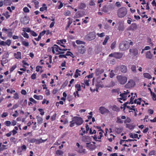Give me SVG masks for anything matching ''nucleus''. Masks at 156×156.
<instances>
[{
	"instance_id": "1",
	"label": "nucleus",
	"mask_w": 156,
	"mask_h": 156,
	"mask_svg": "<svg viewBox=\"0 0 156 156\" xmlns=\"http://www.w3.org/2000/svg\"><path fill=\"white\" fill-rule=\"evenodd\" d=\"M83 121L82 119L80 117L75 116L73 118V120L70 122V126L73 127L76 124L77 126L81 125L83 122Z\"/></svg>"
},
{
	"instance_id": "2",
	"label": "nucleus",
	"mask_w": 156,
	"mask_h": 156,
	"mask_svg": "<svg viewBox=\"0 0 156 156\" xmlns=\"http://www.w3.org/2000/svg\"><path fill=\"white\" fill-rule=\"evenodd\" d=\"M115 7L114 5L111 3L106 5L103 7L102 11L105 12L109 14L111 11L115 9Z\"/></svg>"
},
{
	"instance_id": "3",
	"label": "nucleus",
	"mask_w": 156,
	"mask_h": 156,
	"mask_svg": "<svg viewBox=\"0 0 156 156\" xmlns=\"http://www.w3.org/2000/svg\"><path fill=\"white\" fill-rule=\"evenodd\" d=\"M117 13L119 18H123L126 15L127 10L125 7L121 8L118 9Z\"/></svg>"
},
{
	"instance_id": "4",
	"label": "nucleus",
	"mask_w": 156,
	"mask_h": 156,
	"mask_svg": "<svg viewBox=\"0 0 156 156\" xmlns=\"http://www.w3.org/2000/svg\"><path fill=\"white\" fill-rule=\"evenodd\" d=\"M119 96L120 97L118 99L125 101L126 100L127 97H130V94L129 90H127L124 91L123 93L120 94Z\"/></svg>"
},
{
	"instance_id": "5",
	"label": "nucleus",
	"mask_w": 156,
	"mask_h": 156,
	"mask_svg": "<svg viewBox=\"0 0 156 156\" xmlns=\"http://www.w3.org/2000/svg\"><path fill=\"white\" fill-rule=\"evenodd\" d=\"M116 78L119 83L121 84H124L127 80L126 76L121 75L117 76Z\"/></svg>"
},
{
	"instance_id": "6",
	"label": "nucleus",
	"mask_w": 156,
	"mask_h": 156,
	"mask_svg": "<svg viewBox=\"0 0 156 156\" xmlns=\"http://www.w3.org/2000/svg\"><path fill=\"white\" fill-rule=\"evenodd\" d=\"M129 42L125 41L122 42L119 45V48L122 51H124L129 48Z\"/></svg>"
},
{
	"instance_id": "7",
	"label": "nucleus",
	"mask_w": 156,
	"mask_h": 156,
	"mask_svg": "<svg viewBox=\"0 0 156 156\" xmlns=\"http://www.w3.org/2000/svg\"><path fill=\"white\" fill-rule=\"evenodd\" d=\"M96 37V35L94 32H91L89 33L85 37L86 39L89 41L94 40Z\"/></svg>"
},
{
	"instance_id": "8",
	"label": "nucleus",
	"mask_w": 156,
	"mask_h": 156,
	"mask_svg": "<svg viewBox=\"0 0 156 156\" xmlns=\"http://www.w3.org/2000/svg\"><path fill=\"white\" fill-rule=\"evenodd\" d=\"M99 112L102 115L108 114L110 113V111L104 106H101L99 108Z\"/></svg>"
},
{
	"instance_id": "9",
	"label": "nucleus",
	"mask_w": 156,
	"mask_h": 156,
	"mask_svg": "<svg viewBox=\"0 0 156 156\" xmlns=\"http://www.w3.org/2000/svg\"><path fill=\"white\" fill-rule=\"evenodd\" d=\"M135 85L134 81L132 80H129L128 83L125 85V87L127 88H130L134 87Z\"/></svg>"
},
{
	"instance_id": "10",
	"label": "nucleus",
	"mask_w": 156,
	"mask_h": 156,
	"mask_svg": "<svg viewBox=\"0 0 156 156\" xmlns=\"http://www.w3.org/2000/svg\"><path fill=\"white\" fill-rule=\"evenodd\" d=\"M116 69L117 70H120L122 73H125L127 72V68L124 65H120L116 67Z\"/></svg>"
},
{
	"instance_id": "11",
	"label": "nucleus",
	"mask_w": 156,
	"mask_h": 156,
	"mask_svg": "<svg viewBox=\"0 0 156 156\" xmlns=\"http://www.w3.org/2000/svg\"><path fill=\"white\" fill-rule=\"evenodd\" d=\"M118 25V29L119 31H123L125 29L124 23L122 22H119L117 24Z\"/></svg>"
},
{
	"instance_id": "12",
	"label": "nucleus",
	"mask_w": 156,
	"mask_h": 156,
	"mask_svg": "<svg viewBox=\"0 0 156 156\" xmlns=\"http://www.w3.org/2000/svg\"><path fill=\"white\" fill-rule=\"evenodd\" d=\"M126 119V117L124 115L122 116L121 118L119 117H117L116 122L118 123H122L123 122V121L122 119Z\"/></svg>"
},
{
	"instance_id": "13",
	"label": "nucleus",
	"mask_w": 156,
	"mask_h": 156,
	"mask_svg": "<svg viewBox=\"0 0 156 156\" xmlns=\"http://www.w3.org/2000/svg\"><path fill=\"white\" fill-rule=\"evenodd\" d=\"M78 49L79 51L81 54H83L86 51L85 48L82 45L79 46Z\"/></svg>"
},
{
	"instance_id": "14",
	"label": "nucleus",
	"mask_w": 156,
	"mask_h": 156,
	"mask_svg": "<svg viewBox=\"0 0 156 156\" xmlns=\"http://www.w3.org/2000/svg\"><path fill=\"white\" fill-rule=\"evenodd\" d=\"M54 48H55V50L56 51L58 52H59V50L62 51H66L67 49L66 48L62 49L58 45L55 44L54 46Z\"/></svg>"
},
{
	"instance_id": "15",
	"label": "nucleus",
	"mask_w": 156,
	"mask_h": 156,
	"mask_svg": "<svg viewBox=\"0 0 156 156\" xmlns=\"http://www.w3.org/2000/svg\"><path fill=\"white\" fill-rule=\"evenodd\" d=\"M82 140L83 142L88 143L90 141V138L88 136H84L82 137Z\"/></svg>"
},
{
	"instance_id": "16",
	"label": "nucleus",
	"mask_w": 156,
	"mask_h": 156,
	"mask_svg": "<svg viewBox=\"0 0 156 156\" xmlns=\"http://www.w3.org/2000/svg\"><path fill=\"white\" fill-rule=\"evenodd\" d=\"M146 57L149 59H151L153 57V55L150 51H148L146 52Z\"/></svg>"
},
{
	"instance_id": "17",
	"label": "nucleus",
	"mask_w": 156,
	"mask_h": 156,
	"mask_svg": "<svg viewBox=\"0 0 156 156\" xmlns=\"http://www.w3.org/2000/svg\"><path fill=\"white\" fill-rule=\"evenodd\" d=\"M15 58L17 59H21V53L20 51H18L16 53L14 54Z\"/></svg>"
},
{
	"instance_id": "18",
	"label": "nucleus",
	"mask_w": 156,
	"mask_h": 156,
	"mask_svg": "<svg viewBox=\"0 0 156 156\" xmlns=\"http://www.w3.org/2000/svg\"><path fill=\"white\" fill-rule=\"evenodd\" d=\"M86 144V147L91 150L94 149L96 148L94 145L90 144V143H87Z\"/></svg>"
},
{
	"instance_id": "19",
	"label": "nucleus",
	"mask_w": 156,
	"mask_h": 156,
	"mask_svg": "<svg viewBox=\"0 0 156 156\" xmlns=\"http://www.w3.org/2000/svg\"><path fill=\"white\" fill-rule=\"evenodd\" d=\"M129 52L134 56H136L138 54V50L136 49H130Z\"/></svg>"
},
{
	"instance_id": "20",
	"label": "nucleus",
	"mask_w": 156,
	"mask_h": 156,
	"mask_svg": "<svg viewBox=\"0 0 156 156\" xmlns=\"http://www.w3.org/2000/svg\"><path fill=\"white\" fill-rule=\"evenodd\" d=\"M104 71V70L102 69H97L96 70L95 73L96 75L98 76L102 73Z\"/></svg>"
},
{
	"instance_id": "21",
	"label": "nucleus",
	"mask_w": 156,
	"mask_h": 156,
	"mask_svg": "<svg viewBox=\"0 0 156 156\" xmlns=\"http://www.w3.org/2000/svg\"><path fill=\"white\" fill-rule=\"evenodd\" d=\"M122 56V54L121 53H114V57L117 58H120Z\"/></svg>"
},
{
	"instance_id": "22",
	"label": "nucleus",
	"mask_w": 156,
	"mask_h": 156,
	"mask_svg": "<svg viewBox=\"0 0 156 156\" xmlns=\"http://www.w3.org/2000/svg\"><path fill=\"white\" fill-rule=\"evenodd\" d=\"M36 118L37 119L38 124L40 125L42 123L43 119L41 117L37 116L36 117Z\"/></svg>"
},
{
	"instance_id": "23",
	"label": "nucleus",
	"mask_w": 156,
	"mask_h": 156,
	"mask_svg": "<svg viewBox=\"0 0 156 156\" xmlns=\"http://www.w3.org/2000/svg\"><path fill=\"white\" fill-rule=\"evenodd\" d=\"M143 76L144 78L148 79H151L152 77L151 75L148 73H144L143 74Z\"/></svg>"
},
{
	"instance_id": "24",
	"label": "nucleus",
	"mask_w": 156,
	"mask_h": 156,
	"mask_svg": "<svg viewBox=\"0 0 156 156\" xmlns=\"http://www.w3.org/2000/svg\"><path fill=\"white\" fill-rule=\"evenodd\" d=\"M126 127L130 129H133L135 126L132 124H126Z\"/></svg>"
},
{
	"instance_id": "25",
	"label": "nucleus",
	"mask_w": 156,
	"mask_h": 156,
	"mask_svg": "<svg viewBox=\"0 0 156 156\" xmlns=\"http://www.w3.org/2000/svg\"><path fill=\"white\" fill-rule=\"evenodd\" d=\"M34 98L37 100H41L43 99V97L41 95H37L34 94Z\"/></svg>"
},
{
	"instance_id": "26",
	"label": "nucleus",
	"mask_w": 156,
	"mask_h": 156,
	"mask_svg": "<svg viewBox=\"0 0 156 156\" xmlns=\"http://www.w3.org/2000/svg\"><path fill=\"white\" fill-rule=\"evenodd\" d=\"M130 69L133 73H136V66L135 65H132L131 66Z\"/></svg>"
},
{
	"instance_id": "27",
	"label": "nucleus",
	"mask_w": 156,
	"mask_h": 156,
	"mask_svg": "<svg viewBox=\"0 0 156 156\" xmlns=\"http://www.w3.org/2000/svg\"><path fill=\"white\" fill-rule=\"evenodd\" d=\"M109 38L110 37L109 36H106L104 41L103 42V45H105L106 44L108 40L109 39Z\"/></svg>"
},
{
	"instance_id": "28",
	"label": "nucleus",
	"mask_w": 156,
	"mask_h": 156,
	"mask_svg": "<svg viewBox=\"0 0 156 156\" xmlns=\"http://www.w3.org/2000/svg\"><path fill=\"white\" fill-rule=\"evenodd\" d=\"M43 6H44V7H41L40 9V11L41 12L44 11L45 10H46L47 9V7L46 6V5L45 4H43Z\"/></svg>"
},
{
	"instance_id": "29",
	"label": "nucleus",
	"mask_w": 156,
	"mask_h": 156,
	"mask_svg": "<svg viewBox=\"0 0 156 156\" xmlns=\"http://www.w3.org/2000/svg\"><path fill=\"white\" fill-rule=\"evenodd\" d=\"M4 4L5 5H10L11 4V1L10 0H4Z\"/></svg>"
},
{
	"instance_id": "30",
	"label": "nucleus",
	"mask_w": 156,
	"mask_h": 156,
	"mask_svg": "<svg viewBox=\"0 0 156 156\" xmlns=\"http://www.w3.org/2000/svg\"><path fill=\"white\" fill-rule=\"evenodd\" d=\"M110 108H111L112 110L115 111H117L119 110V108L116 105L111 106Z\"/></svg>"
},
{
	"instance_id": "31",
	"label": "nucleus",
	"mask_w": 156,
	"mask_h": 156,
	"mask_svg": "<svg viewBox=\"0 0 156 156\" xmlns=\"http://www.w3.org/2000/svg\"><path fill=\"white\" fill-rule=\"evenodd\" d=\"M23 31H24L22 32V35L25 38H29V36L28 34L25 31V30H23Z\"/></svg>"
},
{
	"instance_id": "32",
	"label": "nucleus",
	"mask_w": 156,
	"mask_h": 156,
	"mask_svg": "<svg viewBox=\"0 0 156 156\" xmlns=\"http://www.w3.org/2000/svg\"><path fill=\"white\" fill-rule=\"evenodd\" d=\"M130 137L131 138H137L138 139H139V137H138V135L137 134H133L132 133H131L130 134Z\"/></svg>"
},
{
	"instance_id": "33",
	"label": "nucleus",
	"mask_w": 156,
	"mask_h": 156,
	"mask_svg": "<svg viewBox=\"0 0 156 156\" xmlns=\"http://www.w3.org/2000/svg\"><path fill=\"white\" fill-rule=\"evenodd\" d=\"M80 72V70H79L78 69H76L74 75L75 78H77L80 75V74L79 73V72Z\"/></svg>"
},
{
	"instance_id": "34",
	"label": "nucleus",
	"mask_w": 156,
	"mask_h": 156,
	"mask_svg": "<svg viewBox=\"0 0 156 156\" xmlns=\"http://www.w3.org/2000/svg\"><path fill=\"white\" fill-rule=\"evenodd\" d=\"M131 94L132 95V97H131V98L129 100V103L131 104H133L134 103V102L133 101V100L134 99V96L133 97V93H131Z\"/></svg>"
},
{
	"instance_id": "35",
	"label": "nucleus",
	"mask_w": 156,
	"mask_h": 156,
	"mask_svg": "<svg viewBox=\"0 0 156 156\" xmlns=\"http://www.w3.org/2000/svg\"><path fill=\"white\" fill-rule=\"evenodd\" d=\"M75 87L77 89V91H80L81 90V86L80 84H76L75 85Z\"/></svg>"
},
{
	"instance_id": "36",
	"label": "nucleus",
	"mask_w": 156,
	"mask_h": 156,
	"mask_svg": "<svg viewBox=\"0 0 156 156\" xmlns=\"http://www.w3.org/2000/svg\"><path fill=\"white\" fill-rule=\"evenodd\" d=\"M131 27L133 30H135L137 28V27L136 24L135 23H132L131 25Z\"/></svg>"
},
{
	"instance_id": "37",
	"label": "nucleus",
	"mask_w": 156,
	"mask_h": 156,
	"mask_svg": "<svg viewBox=\"0 0 156 156\" xmlns=\"http://www.w3.org/2000/svg\"><path fill=\"white\" fill-rule=\"evenodd\" d=\"M122 130L121 128H116L115 129V131L118 134L120 133Z\"/></svg>"
},
{
	"instance_id": "38",
	"label": "nucleus",
	"mask_w": 156,
	"mask_h": 156,
	"mask_svg": "<svg viewBox=\"0 0 156 156\" xmlns=\"http://www.w3.org/2000/svg\"><path fill=\"white\" fill-rule=\"evenodd\" d=\"M97 35L98 36V37H104L105 36V34L104 33H97Z\"/></svg>"
},
{
	"instance_id": "39",
	"label": "nucleus",
	"mask_w": 156,
	"mask_h": 156,
	"mask_svg": "<svg viewBox=\"0 0 156 156\" xmlns=\"http://www.w3.org/2000/svg\"><path fill=\"white\" fill-rule=\"evenodd\" d=\"M66 42V39H63L62 40H61L60 41V42H59L58 44H65Z\"/></svg>"
},
{
	"instance_id": "40",
	"label": "nucleus",
	"mask_w": 156,
	"mask_h": 156,
	"mask_svg": "<svg viewBox=\"0 0 156 156\" xmlns=\"http://www.w3.org/2000/svg\"><path fill=\"white\" fill-rule=\"evenodd\" d=\"M56 153L57 154L59 155H62L63 154V152L60 150H57L56 152Z\"/></svg>"
},
{
	"instance_id": "41",
	"label": "nucleus",
	"mask_w": 156,
	"mask_h": 156,
	"mask_svg": "<svg viewBox=\"0 0 156 156\" xmlns=\"http://www.w3.org/2000/svg\"><path fill=\"white\" fill-rule=\"evenodd\" d=\"M116 42H113L111 45V48L112 49H114L115 46Z\"/></svg>"
},
{
	"instance_id": "42",
	"label": "nucleus",
	"mask_w": 156,
	"mask_h": 156,
	"mask_svg": "<svg viewBox=\"0 0 156 156\" xmlns=\"http://www.w3.org/2000/svg\"><path fill=\"white\" fill-rule=\"evenodd\" d=\"M5 43L6 44V45H7L8 46H9L11 44V41L10 40H8L5 42Z\"/></svg>"
},
{
	"instance_id": "43",
	"label": "nucleus",
	"mask_w": 156,
	"mask_h": 156,
	"mask_svg": "<svg viewBox=\"0 0 156 156\" xmlns=\"http://www.w3.org/2000/svg\"><path fill=\"white\" fill-rule=\"evenodd\" d=\"M115 82L113 81H112L110 82V84L108 85V87H113L114 86H115Z\"/></svg>"
},
{
	"instance_id": "44",
	"label": "nucleus",
	"mask_w": 156,
	"mask_h": 156,
	"mask_svg": "<svg viewBox=\"0 0 156 156\" xmlns=\"http://www.w3.org/2000/svg\"><path fill=\"white\" fill-rule=\"evenodd\" d=\"M56 116V114H54L51 117V121H53L55 119V118Z\"/></svg>"
},
{
	"instance_id": "45",
	"label": "nucleus",
	"mask_w": 156,
	"mask_h": 156,
	"mask_svg": "<svg viewBox=\"0 0 156 156\" xmlns=\"http://www.w3.org/2000/svg\"><path fill=\"white\" fill-rule=\"evenodd\" d=\"M126 107L128 108L130 110H133L134 111H135V109L134 108L135 106L132 105L131 107L129 106H126Z\"/></svg>"
},
{
	"instance_id": "46",
	"label": "nucleus",
	"mask_w": 156,
	"mask_h": 156,
	"mask_svg": "<svg viewBox=\"0 0 156 156\" xmlns=\"http://www.w3.org/2000/svg\"><path fill=\"white\" fill-rule=\"evenodd\" d=\"M22 44L26 46H28L29 45V43L25 41H22Z\"/></svg>"
},
{
	"instance_id": "47",
	"label": "nucleus",
	"mask_w": 156,
	"mask_h": 156,
	"mask_svg": "<svg viewBox=\"0 0 156 156\" xmlns=\"http://www.w3.org/2000/svg\"><path fill=\"white\" fill-rule=\"evenodd\" d=\"M23 11L25 12H30V10L27 7H25L23 9Z\"/></svg>"
},
{
	"instance_id": "48",
	"label": "nucleus",
	"mask_w": 156,
	"mask_h": 156,
	"mask_svg": "<svg viewBox=\"0 0 156 156\" xmlns=\"http://www.w3.org/2000/svg\"><path fill=\"white\" fill-rule=\"evenodd\" d=\"M30 33L34 37H36L37 35V34L34 31H31Z\"/></svg>"
},
{
	"instance_id": "49",
	"label": "nucleus",
	"mask_w": 156,
	"mask_h": 156,
	"mask_svg": "<svg viewBox=\"0 0 156 156\" xmlns=\"http://www.w3.org/2000/svg\"><path fill=\"white\" fill-rule=\"evenodd\" d=\"M110 77L111 78H112L115 76V74L113 72V70H111L109 73Z\"/></svg>"
},
{
	"instance_id": "50",
	"label": "nucleus",
	"mask_w": 156,
	"mask_h": 156,
	"mask_svg": "<svg viewBox=\"0 0 156 156\" xmlns=\"http://www.w3.org/2000/svg\"><path fill=\"white\" fill-rule=\"evenodd\" d=\"M131 121V119L129 118H127V119H126V120L124 121V123H129Z\"/></svg>"
},
{
	"instance_id": "51",
	"label": "nucleus",
	"mask_w": 156,
	"mask_h": 156,
	"mask_svg": "<svg viewBox=\"0 0 156 156\" xmlns=\"http://www.w3.org/2000/svg\"><path fill=\"white\" fill-rule=\"evenodd\" d=\"M5 123L6 126H9L11 124V122L9 121H7L5 122Z\"/></svg>"
},
{
	"instance_id": "52",
	"label": "nucleus",
	"mask_w": 156,
	"mask_h": 156,
	"mask_svg": "<svg viewBox=\"0 0 156 156\" xmlns=\"http://www.w3.org/2000/svg\"><path fill=\"white\" fill-rule=\"evenodd\" d=\"M134 103H136L137 105H140L141 102H140V100L139 101L137 99H135L134 101Z\"/></svg>"
},
{
	"instance_id": "53",
	"label": "nucleus",
	"mask_w": 156,
	"mask_h": 156,
	"mask_svg": "<svg viewBox=\"0 0 156 156\" xmlns=\"http://www.w3.org/2000/svg\"><path fill=\"white\" fill-rule=\"evenodd\" d=\"M29 100L30 101L36 104L37 103L36 101L34 99L32 98H29Z\"/></svg>"
},
{
	"instance_id": "54",
	"label": "nucleus",
	"mask_w": 156,
	"mask_h": 156,
	"mask_svg": "<svg viewBox=\"0 0 156 156\" xmlns=\"http://www.w3.org/2000/svg\"><path fill=\"white\" fill-rule=\"evenodd\" d=\"M38 111L41 112L40 114L41 115H43L44 114V112L43 111V110L42 108H39Z\"/></svg>"
},
{
	"instance_id": "55",
	"label": "nucleus",
	"mask_w": 156,
	"mask_h": 156,
	"mask_svg": "<svg viewBox=\"0 0 156 156\" xmlns=\"http://www.w3.org/2000/svg\"><path fill=\"white\" fill-rule=\"evenodd\" d=\"M155 151L154 150H152L149 153V155H154L155 153Z\"/></svg>"
},
{
	"instance_id": "56",
	"label": "nucleus",
	"mask_w": 156,
	"mask_h": 156,
	"mask_svg": "<svg viewBox=\"0 0 156 156\" xmlns=\"http://www.w3.org/2000/svg\"><path fill=\"white\" fill-rule=\"evenodd\" d=\"M76 43L77 44H84V42L80 40H76Z\"/></svg>"
},
{
	"instance_id": "57",
	"label": "nucleus",
	"mask_w": 156,
	"mask_h": 156,
	"mask_svg": "<svg viewBox=\"0 0 156 156\" xmlns=\"http://www.w3.org/2000/svg\"><path fill=\"white\" fill-rule=\"evenodd\" d=\"M13 98L16 99H19V96L17 93H16L13 97Z\"/></svg>"
},
{
	"instance_id": "58",
	"label": "nucleus",
	"mask_w": 156,
	"mask_h": 156,
	"mask_svg": "<svg viewBox=\"0 0 156 156\" xmlns=\"http://www.w3.org/2000/svg\"><path fill=\"white\" fill-rule=\"evenodd\" d=\"M16 66L15 65H14L11 68L10 71L11 72H12L16 68Z\"/></svg>"
},
{
	"instance_id": "59",
	"label": "nucleus",
	"mask_w": 156,
	"mask_h": 156,
	"mask_svg": "<svg viewBox=\"0 0 156 156\" xmlns=\"http://www.w3.org/2000/svg\"><path fill=\"white\" fill-rule=\"evenodd\" d=\"M7 19L9 17L10 15L9 14V12L7 11L5 13V15H4Z\"/></svg>"
},
{
	"instance_id": "60",
	"label": "nucleus",
	"mask_w": 156,
	"mask_h": 156,
	"mask_svg": "<svg viewBox=\"0 0 156 156\" xmlns=\"http://www.w3.org/2000/svg\"><path fill=\"white\" fill-rule=\"evenodd\" d=\"M36 75L35 73H33L31 76V78L33 80L36 78Z\"/></svg>"
},
{
	"instance_id": "61",
	"label": "nucleus",
	"mask_w": 156,
	"mask_h": 156,
	"mask_svg": "<svg viewBox=\"0 0 156 156\" xmlns=\"http://www.w3.org/2000/svg\"><path fill=\"white\" fill-rule=\"evenodd\" d=\"M152 96V98L155 101L156 100V95L154 93H153L152 94H151Z\"/></svg>"
},
{
	"instance_id": "62",
	"label": "nucleus",
	"mask_w": 156,
	"mask_h": 156,
	"mask_svg": "<svg viewBox=\"0 0 156 156\" xmlns=\"http://www.w3.org/2000/svg\"><path fill=\"white\" fill-rule=\"evenodd\" d=\"M21 148L23 151H26L27 149V147L25 145H23L21 147Z\"/></svg>"
},
{
	"instance_id": "63",
	"label": "nucleus",
	"mask_w": 156,
	"mask_h": 156,
	"mask_svg": "<svg viewBox=\"0 0 156 156\" xmlns=\"http://www.w3.org/2000/svg\"><path fill=\"white\" fill-rule=\"evenodd\" d=\"M8 115L7 112H4L2 115V118H4L6 117Z\"/></svg>"
},
{
	"instance_id": "64",
	"label": "nucleus",
	"mask_w": 156,
	"mask_h": 156,
	"mask_svg": "<svg viewBox=\"0 0 156 156\" xmlns=\"http://www.w3.org/2000/svg\"><path fill=\"white\" fill-rule=\"evenodd\" d=\"M70 14L71 13L70 11L68 10L65 13L64 15L66 16H69Z\"/></svg>"
}]
</instances>
